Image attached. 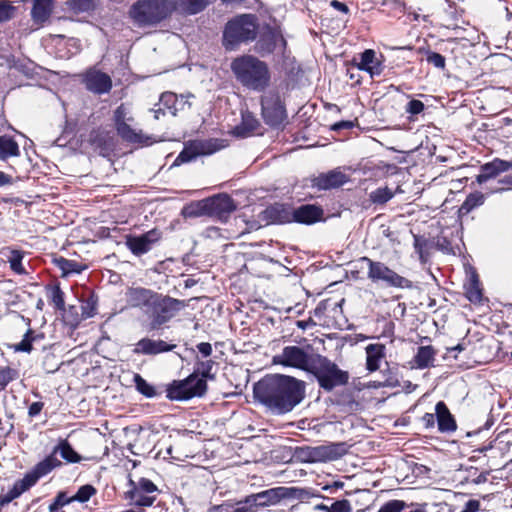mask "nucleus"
<instances>
[{"label": "nucleus", "instance_id": "obj_47", "mask_svg": "<svg viewBox=\"0 0 512 512\" xmlns=\"http://www.w3.org/2000/svg\"><path fill=\"white\" fill-rule=\"evenodd\" d=\"M96 493V489L89 484L81 486L76 494L71 497L72 501H77L80 503L87 502L94 494Z\"/></svg>", "mask_w": 512, "mask_h": 512}, {"label": "nucleus", "instance_id": "obj_46", "mask_svg": "<svg viewBox=\"0 0 512 512\" xmlns=\"http://www.w3.org/2000/svg\"><path fill=\"white\" fill-rule=\"evenodd\" d=\"M181 2L185 5L186 12L193 15L203 11L210 0H181Z\"/></svg>", "mask_w": 512, "mask_h": 512}, {"label": "nucleus", "instance_id": "obj_51", "mask_svg": "<svg viewBox=\"0 0 512 512\" xmlns=\"http://www.w3.org/2000/svg\"><path fill=\"white\" fill-rule=\"evenodd\" d=\"M51 300L57 309L64 310V308H65L64 293L58 286H56L52 289Z\"/></svg>", "mask_w": 512, "mask_h": 512}, {"label": "nucleus", "instance_id": "obj_39", "mask_svg": "<svg viewBox=\"0 0 512 512\" xmlns=\"http://www.w3.org/2000/svg\"><path fill=\"white\" fill-rule=\"evenodd\" d=\"M55 265L62 271L63 275L81 273L86 267L75 260L58 257L54 259Z\"/></svg>", "mask_w": 512, "mask_h": 512}, {"label": "nucleus", "instance_id": "obj_18", "mask_svg": "<svg viewBox=\"0 0 512 512\" xmlns=\"http://www.w3.org/2000/svg\"><path fill=\"white\" fill-rule=\"evenodd\" d=\"M157 293L144 287H131L125 293L126 302L130 307L140 308L145 312L150 308Z\"/></svg>", "mask_w": 512, "mask_h": 512}, {"label": "nucleus", "instance_id": "obj_10", "mask_svg": "<svg viewBox=\"0 0 512 512\" xmlns=\"http://www.w3.org/2000/svg\"><path fill=\"white\" fill-rule=\"evenodd\" d=\"M360 261L366 263L367 277L372 282H384L387 286L396 288L412 287V282L409 279L399 275L383 262L374 261L368 257H362Z\"/></svg>", "mask_w": 512, "mask_h": 512}, {"label": "nucleus", "instance_id": "obj_15", "mask_svg": "<svg viewBox=\"0 0 512 512\" xmlns=\"http://www.w3.org/2000/svg\"><path fill=\"white\" fill-rule=\"evenodd\" d=\"M273 363L293 367L304 371L312 369V356L299 346H286L273 357Z\"/></svg>", "mask_w": 512, "mask_h": 512}, {"label": "nucleus", "instance_id": "obj_12", "mask_svg": "<svg viewBox=\"0 0 512 512\" xmlns=\"http://www.w3.org/2000/svg\"><path fill=\"white\" fill-rule=\"evenodd\" d=\"M222 140L205 139L193 140L184 145L183 150L176 157L174 164L180 165L188 163L198 156L211 155L224 147Z\"/></svg>", "mask_w": 512, "mask_h": 512}, {"label": "nucleus", "instance_id": "obj_41", "mask_svg": "<svg viewBox=\"0 0 512 512\" xmlns=\"http://www.w3.org/2000/svg\"><path fill=\"white\" fill-rule=\"evenodd\" d=\"M465 295L472 303H480L482 300V291L479 285L477 274L471 276L468 286L465 287Z\"/></svg>", "mask_w": 512, "mask_h": 512}, {"label": "nucleus", "instance_id": "obj_50", "mask_svg": "<svg viewBox=\"0 0 512 512\" xmlns=\"http://www.w3.org/2000/svg\"><path fill=\"white\" fill-rule=\"evenodd\" d=\"M15 8L6 0H0V23L12 18Z\"/></svg>", "mask_w": 512, "mask_h": 512}, {"label": "nucleus", "instance_id": "obj_22", "mask_svg": "<svg viewBox=\"0 0 512 512\" xmlns=\"http://www.w3.org/2000/svg\"><path fill=\"white\" fill-rule=\"evenodd\" d=\"M287 488L277 487L268 489L248 496V503H252L255 511L258 507H266L277 504L282 498L286 497Z\"/></svg>", "mask_w": 512, "mask_h": 512}, {"label": "nucleus", "instance_id": "obj_54", "mask_svg": "<svg viewBox=\"0 0 512 512\" xmlns=\"http://www.w3.org/2000/svg\"><path fill=\"white\" fill-rule=\"evenodd\" d=\"M330 507L332 509V512H351L352 511L351 503L346 499L335 501L332 503V505Z\"/></svg>", "mask_w": 512, "mask_h": 512}, {"label": "nucleus", "instance_id": "obj_60", "mask_svg": "<svg viewBox=\"0 0 512 512\" xmlns=\"http://www.w3.org/2000/svg\"><path fill=\"white\" fill-rule=\"evenodd\" d=\"M198 351L203 357H209L212 354V346L208 342H201L197 345Z\"/></svg>", "mask_w": 512, "mask_h": 512}, {"label": "nucleus", "instance_id": "obj_40", "mask_svg": "<svg viewBox=\"0 0 512 512\" xmlns=\"http://www.w3.org/2000/svg\"><path fill=\"white\" fill-rule=\"evenodd\" d=\"M52 0H34V5L31 11L32 17L36 21H45L51 12Z\"/></svg>", "mask_w": 512, "mask_h": 512}, {"label": "nucleus", "instance_id": "obj_43", "mask_svg": "<svg viewBox=\"0 0 512 512\" xmlns=\"http://www.w3.org/2000/svg\"><path fill=\"white\" fill-rule=\"evenodd\" d=\"M134 383L137 391L142 395L148 398H152L156 395L155 388L151 384H149L144 378H142L139 374L134 375Z\"/></svg>", "mask_w": 512, "mask_h": 512}, {"label": "nucleus", "instance_id": "obj_21", "mask_svg": "<svg viewBox=\"0 0 512 512\" xmlns=\"http://www.w3.org/2000/svg\"><path fill=\"white\" fill-rule=\"evenodd\" d=\"M263 219L273 224L293 222L294 208L287 204L275 203L263 211Z\"/></svg>", "mask_w": 512, "mask_h": 512}, {"label": "nucleus", "instance_id": "obj_55", "mask_svg": "<svg viewBox=\"0 0 512 512\" xmlns=\"http://www.w3.org/2000/svg\"><path fill=\"white\" fill-rule=\"evenodd\" d=\"M232 512H256L254 505L252 503H248V496L242 500L237 502L235 505L233 504Z\"/></svg>", "mask_w": 512, "mask_h": 512}, {"label": "nucleus", "instance_id": "obj_8", "mask_svg": "<svg viewBox=\"0 0 512 512\" xmlns=\"http://www.w3.org/2000/svg\"><path fill=\"white\" fill-rule=\"evenodd\" d=\"M113 121L116 132L123 141L139 145H149L151 143L150 136L145 135L142 130L132 126L134 117L125 104H121L115 109Z\"/></svg>", "mask_w": 512, "mask_h": 512}, {"label": "nucleus", "instance_id": "obj_49", "mask_svg": "<svg viewBox=\"0 0 512 512\" xmlns=\"http://www.w3.org/2000/svg\"><path fill=\"white\" fill-rule=\"evenodd\" d=\"M406 506V503L402 500H390L386 502L378 512H401Z\"/></svg>", "mask_w": 512, "mask_h": 512}, {"label": "nucleus", "instance_id": "obj_28", "mask_svg": "<svg viewBox=\"0 0 512 512\" xmlns=\"http://www.w3.org/2000/svg\"><path fill=\"white\" fill-rule=\"evenodd\" d=\"M359 70L366 71L371 77L380 75L383 67L380 60L376 57V52L372 49H366L360 54V61L357 63Z\"/></svg>", "mask_w": 512, "mask_h": 512}, {"label": "nucleus", "instance_id": "obj_32", "mask_svg": "<svg viewBox=\"0 0 512 512\" xmlns=\"http://www.w3.org/2000/svg\"><path fill=\"white\" fill-rule=\"evenodd\" d=\"M32 485L26 481V478L17 480L11 489H9L6 493L0 494V506L3 507L9 504L14 499L21 496L24 492L30 489Z\"/></svg>", "mask_w": 512, "mask_h": 512}, {"label": "nucleus", "instance_id": "obj_17", "mask_svg": "<svg viewBox=\"0 0 512 512\" xmlns=\"http://www.w3.org/2000/svg\"><path fill=\"white\" fill-rule=\"evenodd\" d=\"M83 84L88 91L98 95L109 93L112 88L111 77L96 69L86 71Z\"/></svg>", "mask_w": 512, "mask_h": 512}, {"label": "nucleus", "instance_id": "obj_11", "mask_svg": "<svg viewBox=\"0 0 512 512\" xmlns=\"http://www.w3.org/2000/svg\"><path fill=\"white\" fill-rule=\"evenodd\" d=\"M261 114L264 122L270 127H279L287 119V113L280 95L269 91L261 97Z\"/></svg>", "mask_w": 512, "mask_h": 512}, {"label": "nucleus", "instance_id": "obj_20", "mask_svg": "<svg viewBox=\"0 0 512 512\" xmlns=\"http://www.w3.org/2000/svg\"><path fill=\"white\" fill-rule=\"evenodd\" d=\"M210 216L217 217L220 220H226L228 216L236 210L234 200L225 193L208 197Z\"/></svg>", "mask_w": 512, "mask_h": 512}, {"label": "nucleus", "instance_id": "obj_24", "mask_svg": "<svg viewBox=\"0 0 512 512\" xmlns=\"http://www.w3.org/2000/svg\"><path fill=\"white\" fill-rule=\"evenodd\" d=\"M176 348L175 344H169L161 339L154 340L150 338H142L136 344L133 352L142 355H157L164 352L172 351Z\"/></svg>", "mask_w": 512, "mask_h": 512}, {"label": "nucleus", "instance_id": "obj_33", "mask_svg": "<svg viewBox=\"0 0 512 512\" xmlns=\"http://www.w3.org/2000/svg\"><path fill=\"white\" fill-rule=\"evenodd\" d=\"M182 214L185 217L196 218L201 216H210V207L208 198L192 202L183 208Z\"/></svg>", "mask_w": 512, "mask_h": 512}, {"label": "nucleus", "instance_id": "obj_45", "mask_svg": "<svg viewBox=\"0 0 512 512\" xmlns=\"http://www.w3.org/2000/svg\"><path fill=\"white\" fill-rule=\"evenodd\" d=\"M19 377V372L11 367H4L0 370V391L4 390L7 385Z\"/></svg>", "mask_w": 512, "mask_h": 512}, {"label": "nucleus", "instance_id": "obj_9", "mask_svg": "<svg viewBox=\"0 0 512 512\" xmlns=\"http://www.w3.org/2000/svg\"><path fill=\"white\" fill-rule=\"evenodd\" d=\"M319 386L325 391H332L335 387L347 384L348 372L339 369V367L328 358L318 355L317 365L313 367Z\"/></svg>", "mask_w": 512, "mask_h": 512}, {"label": "nucleus", "instance_id": "obj_5", "mask_svg": "<svg viewBox=\"0 0 512 512\" xmlns=\"http://www.w3.org/2000/svg\"><path fill=\"white\" fill-rule=\"evenodd\" d=\"M177 8L176 0H138L129 15L140 27L154 26L168 18Z\"/></svg>", "mask_w": 512, "mask_h": 512}, {"label": "nucleus", "instance_id": "obj_23", "mask_svg": "<svg viewBox=\"0 0 512 512\" xmlns=\"http://www.w3.org/2000/svg\"><path fill=\"white\" fill-rule=\"evenodd\" d=\"M512 169V161L495 158L480 167V174L477 175L478 184H483L491 178L497 177L500 173L507 172Z\"/></svg>", "mask_w": 512, "mask_h": 512}, {"label": "nucleus", "instance_id": "obj_34", "mask_svg": "<svg viewBox=\"0 0 512 512\" xmlns=\"http://www.w3.org/2000/svg\"><path fill=\"white\" fill-rule=\"evenodd\" d=\"M436 351L432 346H420L414 356V363L418 369H425L435 360Z\"/></svg>", "mask_w": 512, "mask_h": 512}, {"label": "nucleus", "instance_id": "obj_59", "mask_svg": "<svg viewBox=\"0 0 512 512\" xmlns=\"http://www.w3.org/2000/svg\"><path fill=\"white\" fill-rule=\"evenodd\" d=\"M43 407H44V403L43 402H33L29 406L28 415L30 417H36L37 415L40 414V412L42 411Z\"/></svg>", "mask_w": 512, "mask_h": 512}, {"label": "nucleus", "instance_id": "obj_35", "mask_svg": "<svg viewBox=\"0 0 512 512\" xmlns=\"http://www.w3.org/2000/svg\"><path fill=\"white\" fill-rule=\"evenodd\" d=\"M52 453L54 456L59 454L68 463H78L82 459L67 440H60L58 445L53 448Z\"/></svg>", "mask_w": 512, "mask_h": 512}, {"label": "nucleus", "instance_id": "obj_38", "mask_svg": "<svg viewBox=\"0 0 512 512\" xmlns=\"http://www.w3.org/2000/svg\"><path fill=\"white\" fill-rule=\"evenodd\" d=\"M44 339L42 333H35L32 329H29L21 342L14 346L15 351L30 353L33 349V344Z\"/></svg>", "mask_w": 512, "mask_h": 512}, {"label": "nucleus", "instance_id": "obj_58", "mask_svg": "<svg viewBox=\"0 0 512 512\" xmlns=\"http://www.w3.org/2000/svg\"><path fill=\"white\" fill-rule=\"evenodd\" d=\"M480 509V502L478 500H469L464 508L459 512H477Z\"/></svg>", "mask_w": 512, "mask_h": 512}, {"label": "nucleus", "instance_id": "obj_19", "mask_svg": "<svg viewBox=\"0 0 512 512\" xmlns=\"http://www.w3.org/2000/svg\"><path fill=\"white\" fill-rule=\"evenodd\" d=\"M349 180L348 175L339 169L331 170L327 173H321L311 179V186L319 190H329L338 188Z\"/></svg>", "mask_w": 512, "mask_h": 512}, {"label": "nucleus", "instance_id": "obj_16", "mask_svg": "<svg viewBox=\"0 0 512 512\" xmlns=\"http://www.w3.org/2000/svg\"><path fill=\"white\" fill-rule=\"evenodd\" d=\"M161 236L158 229H151L141 235L127 236L125 244L133 255L139 257L148 253L159 242Z\"/></svg>", "mask_w": 512, "mask_h": 512}, {"label": "nucleus", "instance_id": "obj_52", "mask_svg": "<svg viewBox=\"0 0 512 512\" xmlns=\"http://www.w3.org/2000/svg\"><path fill=\"white\" fill-rule=\"evenodd\" d=\"M70 7L77 12H86L92 9V0H69Z\"/></svg>", "mask_w": 512, "mask_h": 512}, {"label": "nucleus", "instance_id": "obj_26", "mask_svg": "<svg viewBox=\"0 0 512 512\" xmlns=\"http://www.w3.org/2000/svg\"><path fill=\"white\" fill-rule=\"evenodd\" d=\"M61 465V461L58 460L53 453H51L45 459L37 463L33 470L27 473L24 477L26 478L27 482L34 486L41 477L46 476L53 469L60 467Z\"/></svg>", "mask_w": 512, "mask_h": 512}, {"label": "nucleus", "instance_id": "obj_53", "mask_svg": "<svg viewBox=\"0 0 512 512\" xmlns=\"http://www.w3.org/2000/svg\"><path fill=\"white\" fill-rule=\"evenodd\" d=\"M424 110V104L420 100L413 99L406 105V112L411 115H418Z\"/></svg>", "mask_w": 512, "mask_h": 512}, {"label": "nucleus", "instance_id": "obj_13", "mask_svg": "<svg viewBox=\"0 0 512 512\" xmlns=\"http://www.w3.org/2000/svg\"><path fill=\"white\" fill-rule=\"evenodd\" d=\"M129 483L132 488L126 495L131 504L142 507L153 505L159 489L151 480L142 477L137 482L130 480Z\"/></svg>", "mask_w": 512, "mask_h": 512}, {"label": "nucleus", "instance_id": "obj_42", "mask_svg": "<svg viewBox=\"0 0 512 512\" xmlns=\"http://www.w3.org/2000/svg\"><path fill=\"white\" fill-rule=\"evenodd\" d=\"M394 193L388 187H379L370 193V200L374 204H385L391 200Z\"/></svg>", "mask_w": 512, "mask_h": 512}, {"label": "nucleus", "instance_id": "obj_56", "mask_svg": "<svg viewBox=\"0 0 512 512\" xmlns=\"http://www.w3.org/2000/svg\"><path fill=\"white\" fill-rule=\"evenodd\" d=\"M81 309L83 318H90L96 314V305L92 299L86 301Z\"/></svg>", "mask_w": 512, "mask_h": 512}, {"label": "nucleus", "instance_id": "obj_44", "mask_svg": "<svg viewBox=\"0 0 512 512\" xmlns=\"http://www.w3.org/2000/svg\"><path fill=\"white\" fill-rule=\"evenodd\" d=\"M23 254L19 250H11L8 256L10 268L17 274H24L25 269L22 265Z\"/></svg>", "mask_w": 512, "mask_h": 512}, {"label": "nucleus", "instance_id": "obj_7", "mask_svg": "<svg viewBox=\"0 0 512 512\" xmlns=\"http://www.w3.org/2000/svg\"><path fill=\"white\" fill-rule=\"evenodd\" d=\"M254 51L261 57L274 55L281 60L287 59L290 52L281 27L264 26L255 40Z\"/></svg>", "mask_w": 512, "mask_h": 512}, {"label": "nucleus", "instance_id": "obj_61", "mask_svg": "<svg viewBox=\"0 0 512 512\" xmlns=\"http://www.w3.org/2000/svg\"><path fill=\"white\" fill-rule=\"evenodd\" d=\"M435 416L433 413H425L422 417V423L426 428H433L435 424Z\"/></svg>", "mask_w": 512, "mask_h": 512}, {"label": "nucleus", "instance_id": "obj_14", "mask_svg": "<svg viewBox=\"0 0 512 512\" xmlns=\"http://www.w3.org/2000/svg\"><path fill=\"white\" fill-rule=\"evenodd\" d=\"M300 453L307 462L333 461L347 453V445L344 442H332L326 445L304 448Z\"/></svg>", "mask_w": 512, "mask_h": 512}, {"label": "nucleus", "instance_id": "obj_30", "mask_svg": "<svg viewBox=\"0 0 512 512\" xmlns=\"http://www.w3.org/2000/svg\"><path fill=\"white\" fill-rule=\"evenodd\" d=\"M435 415L437 418L438 429L440 432H453L457 425L454 417L443 401H439L435 406Z\"/></svg>", "mask_w": 512, "mask_h": 512}, {"label": "nucleus", "instance_id": "obj_3", "mask_svg": "<svg viewBox=\"0 0 512 512\" xmlns=\"http://www.w3.org/2000/svg\"><path fill=\"white\" fill-rule=\"evenodd\" d=\"M215 362L211 359L195 362L194 371L184 380L173 381L167 388V398L183 401L193 397H202L207 391V380H214L212 372Z\"/></svg>", "mask_w": 512, "mask_h": 512}, {"label": "nucleus", "instance_id": "obj_4", "mask_svg": "<svg viewBox=\"0 0 512 512\" xmlns=\"http://www.w3.org/2000/svg\"><path fill=\"white\" fill-rule=\"evenodd\" d=\"M259 20L255 14H239L227 21L222 32V46L232 52L254 42L259 34Z\"/></svg>", "mask_w": 512, "mask_h": 512}, {"label": "nucleus", "instance_id": "obj_6", "mask_svg": "<svg viewBox=\"0 0 512 512\" xmlns=\"http://www.w3.org/2000/svg\"><path fill=\"white\" fill-rule=\"evenodd\" d=\"M187 306L184 300L157 293L150 308L145 310L150 330H158Z\"/></svg>", "mask_w": 512, "mask_h": 512}, {"label": "nucleus", "instance_id": "obj_1", "mask_svg": "<svg viewBox=\"0 0 512 512\" xmlns=\"http://www.w3.org/2000/svg\"><path fill=\"white\" fill-rule=\"evenodd\" d=\"M253 395L273 414L282 415L302 402L305 382L288 375H267L254 384Z\"/></svg>", "mask_w": 512, "mask_h": 512}, {"label": "nucleus", "instance_id": "obj_29", "mask_svg": "<svg viewBox=\"0 0 512 512\" xmlns=\"http://www.w3.org/2000/svg\"><path fill=\"white\" fill-rule=\"evenodd\" d=\"M366 369L374 372L379 369L380 362L386 357V346L381 343L369 344L365 347Z\"/></svg>", "mask_w": 512, "mask_h": 512}, {"label": "nucleus", "instance_id": "obj_37", "mask_svg": "<svg viewBox=\"0 0 512 512\" xmlns=\"http://www.w3.org/2000/svg\"><path fill=\"white\" fill-rule=\"evenodd\" d=\"M20 154L17 142L7 136H0V160L15 157Z\"/></svg>", "mask_w": 512, "mask_h": 512}, {"label": "nucleus", "instance_id": "obj_48", "mask_svg": "<svg viewBox=\"0 0 512 512\" xmlns=\"http://www.w3.org/2000/svg\"><path fill=\"white\" fill-rule=\"evenodd\" d=\"M426 61L438 69H444L446 66L445 57L434 51L426 52Z\"/></svg>", "mask_w": 512, "mask_h": 512}, {"label": "nucleus", "instance_id": "obj_2", "mask_svg": "<svg viewBox=\"0 0 512 512\" xmlns=\"http://www.w3.org/2000/svg\"><path fill=\"white\" fill-rule=\"evenodd\" d=\"M230 69L244 88L263 92L269 87L271 72L268 64L251 54L235 57L230 63Z\"/></svg>", "mask_w": 512, "mask_h": 512}, {"label": "nucleus", "instance_id": "obj_63", "mask_svg": "<svg viewBox=\"0 0 512 512\" xmlns=\"http://www.w3.org/2000/svg\"><path fill=\"white\" fill-rule=\"evenodd\" d=\"M233 504L223 503L221 505L214 506L210 512H232Z\"/></svg>", "mask_w": 512, "mask_h": 512}, {"label": "nucleus", "instance_id": "obj_57", "mask_svg": "<svg viewBox=\"0 0 512 512\" xmlns=\"http://www.w3.org/2000/svg\"><path fill=\"white\" fill-rule=\"evenodd\" d=\"M498 183L501 185L498 188H495L493 190L494 193H499L508 190L510 187H512V175H506L503 178H501Z\"/></svg>", "mask_w": 512, "mask_h": 512}, {"label": "nucleus", "instance_id": "obj_25", "mask_svg": "<svg viewBox=\"0 0 512 512\" xmlns=\"http://www.w3.org/2000/svg\"><path fill=\"white\" fill-rule=\"evenodd\" d=\"M323 209L313 204H304L294 208L293 222L312 225L323 219Z\"/></svg>", "mask_w": 512, "mask_h": 512}, {"label": "nucleus", "instance_id": "obj_36", "mask_svg": "<svg viewBox=\"0 0 512 512\" xmlns=\"http://www.w3.org/2000/svg\"><path fill=\"white\" fill-rule=\"evenodd\" d=\"M484 201L485 196L481 192H474L469 194L459 208V215L461 217L468 215L473 209L484 204Z\"/></svg>", "mask_w": 512, "mask_h": 512}, {"label": "nucleus", "instance_id": "obj_62", "mask_svg": "<svg viewBox=\"0 0 512 512\" xmlns=\"http://www.w3.org/2000/svg\"><path fill=\"white\" fill-rule=\"evenodd\" d=\"M330 5H331V7H333L335 10H338V11H340V12L344 13V14H347V13L349 12V8H348V6H347L345 3L340 2V1H338V0H332V1L330 2Z\"/></svg>", "mask_w": 512, "mask_h": 512}, {"label": "nucleus", "instance_id": "obj_64", "mask_svg": "<svg viewBox=\"0 0 512 512\" xmlns=\"http://www.w3.org/2000/svg\"><path fill=\"white\" fill-rule=\"evenodd\" d=\"M12 176L0 171V187L12 184Z\"/></svg>", "mask_w": 512, "mask_h": 512}, {"label": "nucleus", "instance_id": "obj_31", "mask_svg": "<svg viewBox=\"0 0 512 512\" xmlns=\"http://www.w3.org/2000/svg\"><path fill=\"white\" fill-rule=\"evenodd\" d=\"M185 104L186 102L183 99L179 100L175 93L164 92L161 94L156 106H162L172 116H176L177 112L184 108Z\"/></svg>", "mask_w": 512, "mask_h": 512}, {"label": "nucleus", "instance_id": "obj_27", "mask_svg": "<svg viewBox=\"0 0 512 512\" xmlns=\"http://www.w3.org/2000/svg\"><path fill=\"white\" fill-rule=\"evenodd\" d=\"M241 116V123L234 127L233 134L240 138H246L258 130L260 122L250 111H243Z\"/></svg>", "mask_w": 512, "mask_h": 512}]
</instances>
